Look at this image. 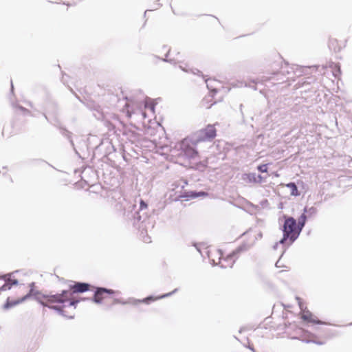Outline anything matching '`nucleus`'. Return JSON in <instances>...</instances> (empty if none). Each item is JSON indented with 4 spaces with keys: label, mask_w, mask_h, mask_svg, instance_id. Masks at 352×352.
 <instances>
[{
    "label": "nucleus",
    "mask_w": 352,
    "mask_h": 352,
    "mask_svg": "<svg viewBox=\"0 0 352 352\" xmlns=\"http://www.w3.org/2000/svg\"><path fill=\"white\" fill-rule=\"evenodd\" d=\"M300 233L296 221L293 217L287 218L283 225V237L274 246V248L276 249L279 244L285 247L289 246L298 237Z\"/></svg>",
    "instance_id": "nucleus-1"
},
{
    "label": "nucleus",
    "mask_w": 352,
    "mask_h": 352,
    "mask_svg": "<svg viewBox=\"0 0 352 352\" xmlns=\"http://www.w3.org/2000/svg\"><path fill=\"white\" fill-rule=\"evenodd\" d=\"M69 294L70 293L68 291H63V292L59 294L43 295V300H41L40 302L43 306H46L52 309H54L57 311L60 314L65 316L62 307L58 305H50V304L64 303L69 301Z\"/></svg>",
    "instance_id": "nucleus-2"
},
{
    "label": "nucleus",
    "mask_w": 352,
    "mask_h": 352,
    "mask_svg": "<svg viewBox=\"0 0 352 352\" xmlns=\"http://www.w3.org/2000/svg\"><path fill=\"white\" fill-rule=\"evenodd\" d=\"M177 147L181 151L179 155L184 156L190 159H194L197 155L195 149L194 143L190 139H184L179 142Z\"/></svg>",
    "instance_id": "nucleus-3"
},
{
    "label": "nucleus",
    "mask_w": 352,
    "mask_h": 352,
    "mask_svg": "<svg viewBox=\"0 0 352 352\" xmlns=\"http://www.w3.org/2000/svg\"><path fill=\"white\" fill-rule=\"evenodd\" d=\"M177 291V289H174L173 292H169V293H167V294H165L164 295H162L160 296H158V297H153V296H148L147 298H144L143 300H132V303H134V304H137L138 302H144V303H148L150 301H154V300H158V299H162V298H166V297H168V296H170L172 294H173L174 293H175ZM131 302L130 301L129 302H126V301H122L120 299H114V303H120V304H126V303H129Z\"/></svg>",
    "instance_id": "nucleus-4"
},
{
    "label": "nucleus",
    "mask_w": 352,
    "mask_h": 352,
    "mask_svg": "<svg viewBox=\"0 0 352 352\" xmlns=\"http://www.w3.org/2000/svg\"><path fill=\"white\" fill-rule=\"evenodd\" d=\"M216 136V130L212 125H208L204 131H200L199 141L210 140Z\"/></svg>",
    "instance_id": "nucleus-5"
},
{
    "label": "nucleus",
    "mask_w": 352,
    "mask_h": 352,
    "mask_svg": "<svg viewBox=\"0 0 352 352\" xmlns=\"http://www.w3.org/2000/svg\"><path fill=\"white\" fill-rule=\"evenodd\" d=\"M104 293H107L109 294H114L115 292L112 289H109L106 288L99 287L96 289L94 297V302L96 303H100L102 300V294Z\"/></svg>",
    "instance_id": "nucleus-6"
},
{
    "label": "nucleus",
    "mask_w": 352,
    "mask_h": 352,
    "mask_svg": "<svg viewBox=\"0 0 352 352\" xmlns=\"http://www.w3.org/2000/svg\"><path fill=\"white\" fill-rule=\"evenodd\" d=\"M302 318L304 320L308 321L309 322H313V323L319 324H326L325 322L318 320L316 318V317L313 316V314L309 311H305L303 312V314L302 315Z\"/></svg>",
    "instance_id": "nucleus-7"
},
{
    "label": "nucleus",
    "mask_w": 352,
    "mask_h": 352,
    "mask_svg": "<svg viewBox=\"0 0 352 352\" xmlns=\"http://www.w3.org/2000/svg\"><path fill=\"white\" fill-rule=\"evenodd\" d=\"M236 252H233L232 254H229L226 258L223 259V261H219V264L222 267H232L235 259L234 257L235 256Z\"/></svg>",
    "instance_id": "nucleus-8"
},
{
    "label": "nucleus",
    "mask_w": 352,
    "mask_h": 352,
    "mask_svg": "<svg viewBox=\"0 0 352 352\" xmlns=\"http://www.w3.org/2000/svg\"><path fill=\"white\" fill-rule=\"evenodd\" d=\"M31 293L24 296L23 297L16 300H10L9 298H8L7 300V302L5 305V308L6 309H8V308H11L14 306H16L18 304L21 303V302H23V301H25L28 298H29V296H30Z\"/></svg>",
    "instance_id": "nucleus-9"
},
{
    "label": "nucleus",
    "mask_w": 352,
    "mask_h": 352,
    "mask_svg": "<svg viewBox=\"0 0 352 352\" xmlns=\"http://www.w3.org/2000/svg\"><path fill=\"white\" fill-rule=\"evenodd\" d=\"M241 179L245 183H256L257 175L255 173H245L241 176Z\"/></svg>",
    "instance_id": "nucleus-10"
},
{
    "label": "nucleus",
    "mask_w": 352,
    "mask_h": 352,
    "mask_svg": "<svg viewBox=\"0 0 352 352\" xmlns=\"http://www.w3.org/2000/svg\"><path fill=\"white\" fill-rule=\"evenodd\" d=\"M89 287V285L87 283H77L74 285L73 289L74 292H84L87 291Z\"/></svg>",
    "instance_id": "nucleus-11"
},
{
    "label": "nucleus",
    "mask_w": 352,
    "mask_h": 352,
    "mask_svg": "<svg viewBox=\"0 0 352 352\" xmlns=\"http://www.w3.org/2000/svg\"><path fill=\"white\" fill-rule=\"evenodd\" d=\"M287 187L291 190V195L293 196H298L299 195L296 185L294 183H289Z\"/></svg>",
    "instance_id": "nucleus-12"
},
{
    "label": "nucleus",
    "mask_w": 352,
    "mask_h": 352,
    "mask_svg": "<svg viewBox=\"0 0 352 352\" xmlns=\"http://www.w3.org/2000/svg\"><path fill=\"white\" fill-rule=\"evenodd\" d=\"M306 219L307 217L305 214H302L298 219L297 227L300 232L305 225Z\"/></svg>",
    "instance_id": "nucleus-13"
},
{
    "label": "nucleus",
    "mask_w": 352,
    "mask_h": 352,
    "mask_svg": "<svg viewBox=\"0 0 352 352\" xmlns=\"http://www.w3.org/2000/svg\"><path fill=\"white\" fill-rule=\"evenodd\" d=\"M304 212L309 213L310 215H314L317 212V209L315 207H311L309 208H305Z\"/></svg>",
    "instance_id": "nucleus-14"
},
{
    "label": "nucleus",
    "mask_w": 352,
    "mask_h": 352,
    "mask_svg": "<svg viewBox=\"0 0 352 352\" xmlns=\"http://www.w3.org/2000/svg\"><path fill=\"white\" fill-rule=\"evenodd\" d=\"M211 82H216L214 80H206V83L208 89H211L212 91L216 92L217 88L211 89V87H212L210 85Z\"/></svg>",
    "instance_id": "nucleus-15"
},
{
    "label": "nucleus",
    "mask_w": 352,
    "mask_h": 352,
    "mask_svg": "<svg viewBox=\"0 0 352 352\" xmlns=\"http://www.w3.org/2000/svg\"><path fill=\"white\" fill-rule=\"evenodd\" d=\"M258 170L261 173H266L267 171V164H261L258 166Z\"/></svg>",
    "instance_id": "nucleus-16"
},
{
    "label": "nucleus",
    "mask_w": 352,
    "mask_h": 352,
    "mask_svg": "<svg viewBox=\"0 0 352 352\" xmlns=\"http://www.w3.org/2000/svg\"><path fill=\"white\" fill-rule=\"evenodd\" d=\"M206 195L207 194L205 192H200L199 193L193 192L192 197L195 198V197H197L199 196H204V195Z\"/></svg>",
    "instance_id": "nucleus-17"
},
{
    "label": "nucleus",
    "mask_w": 352,
    "mask_h": 352,
    "mask_svg": "<svg viewBox=\"0 0 352 352\" xmlns=\"http://www.w3.org/2000/svg\"><path fill=\"white\" fill-rule=\"evenodd\" d=\"M145 107L149 109L151 111H154V106L153 104H146Z\"/></svg>",
    "instance_id": "nucleus-18"
},
{
    "label": "nucleus",
    "mask_w": 352,
    "mask_h": 352,
    "mask_svg": "<svg viewBox=\"0 0 352 352\" xmlns=\"http://www.w3.org/2000/svg\"><path fill=\"white\" fill-rule=\"evenodd\" d=\"M79 301L78 300H72L69 303V306H75Z\"/></svg>",
    "instance_id": "nucleus-19"
},
{
    "label": "nucleus",
    "mask_w": 352,
    "mask_h": 352,
    "mask_svg": "<svg viewBox=\"0 0 352 352\" xmlns=\"http://www.w3.org/2000/svg\"><path fill=\"white\" fill-rule=\"evenodd\" d=\"M194 246L195 247L196 250L201 254L202 253H201L199 245L197 244V243H195Z\"/></svg>",
    "instance_id": "nucleus-20"
},
{
    "label": "nucleus",
    "mask_w": 352,
    "mask_h": 352,
    "mask_svg": "<svg viewBox=\"0 0 352 352\" xmlns=\"http://www.w3.org/2000/svg\"><path fill=\"white\" fill-rule=\"evenodd\" d=\"M146 207H147V205L143 201H141V202H140L141 209L146 208Z\"/></svg>",
    "instance_id": "nucleus-21"
},
{
    "label": "nucleus",
    "mask_w": 352,
    "mask_h": 352,
    "mask_svg": "<svg viewBox=\"0 0 352 352\" xmlns=\"http://www.w3.org/2000/svg\"><path fill=\"white\" fill-rule=\"evenodd\" d=\"M307 342H311V341H310V340H308V341H307ZM311 342H314V343H315V344H318V345H322V344H323V342H319V341H311Z\"/></svg>",
    "instance_id": "nucleus-22"
},
{
    "label": "nucleus",
    "mask_w": 352,
    "mask_h": 352,
    "mask_svg": "<svg viewBox=\"0 0 352 352\" xmlns=\"http://www.w3.org/2000/svg\"><path fill=\"white\" fill-rule=\"evenodd\" d=\"M190 72H191L192 74H199V73L200 72L199 70L195 69H191V70H190Z\"/></svg>",
    "instance_id": "nucleus-23"
},
{
    "label": "nucleus",
    "mask_w": 352,
    "mask_h": 352,
    "mask_svg": "<svg viewBox=\"0 0 352 352\" xmlns=\"http://www.w3.org/2000/svg\"><path fill=\"white\" fill-rule=\"evenodd\" d=\"M297 300L298 301V304H299L300 308L302 310L303 307H302V302H300V298H297Z\"/></svg>",
    "instance_id": "nucleus-24"
},
{
    "label": "nucleus",
    "mask_w": 352,
    "mask_h": 352,
    "mask_svg": "<svg viewBox=\"0 0 352 352\" xmlns=\"http://www.w3.org/2000/svg\"><path fill=\"white\" fill-rule=\"evenodd\" d=\"M257 180L258 182L256 183H260L262 181V177L261 175L257 176Z\"/></svg>",
    "instance_id": "nucleus-25"
},
{
    "label": "nucleus",
    "mask_w": 352,
    "mask_h": 352,
    "mask_svg": "<svg viewBox=\"0 0 352 352\" xmlns=\"http://www.w3.org/2000/svg\"><path fill=\"white\" fill-rule=\"evenodd\" d=\"M179 68L186 72H188V69H186V67H183L182 65L179 66Z\"/></svg>",
    "instance_id": "nucleus-26"
},
{
    "label": "nucleus",
    "mask_w": 352,
    "mask_h": 352,
    "mask_svg": "<svg viewBox=\"0 0 352 352\" xmlns=\"http://www.w3.org/2000/svg\"><path fill=\"white\" fill-rule=\"evenodd\" d=\"M211 261H212V265H217V263L215 262V260L214 258H212L211 259Z\"/></svg>",
    "instance_id": "nucleus-27"
},
{
    "label": "nucleus",
    "mask_w": 352,
    "mask_h": 352,
    "mask_svg": "<svg viewBox=\"0 0 352 352\" xmlns=\"http://www.w3.org/2000/svg\"><path fill=\"white\" fill-rule=\"evenodd\" d=\"M208 257L210 258V253L209 251L207 252Z\"/></svg>",
    "instance_id": "nucleus-28"
},
{
    "label": "nucleus",
    "mask_w": 352,
    "mask_h": 352,
    "mask_svg": "<svg viewBox=\"0 0 352 352\" xmlns=\"http://www.w3.org/2000/svg\"><path fill=\"white\" fill-rule=\"evenodd\" d=\"M217 252L218 255L221 256L222 254H221V251L218 250Z\"/></svg>",
    "instance_id": "nucleus-29"
},
{
    "label": "nucleus",
    "mask_w": 352,
    "mask_h": 352,
    "mask_svg": "<svg viewBox=\"0 0 352 352\" xmlns=\"http://www.w3.org/2000/svg\"><path fill=\"white\" fill-rule=\"evenodd\" d=\"M142 114L143 118H146V113L144 112H143Z\"/></svg>",
    "instance_id": "nucleus-30"
},
{
    "label": "nucleus",
    "mask_w": 352,
    "mask_h": 352,
    "mask_svg": "<svg viewBox=\"0 0 352 352\" xmlns=\"http://www.w3.org/2000/svg\"><path fill=\"white\" fill-rule=\"evenodd\" d=\"M278 263H279V261H278L276 262V265L277 267H278Z\"/></svg>",
    "instance_id": "nucleus-31"
},
{
    "label": "nucleus",
    "mask_w": 352,
    "mask_h": 352,
    "mask_svg": "<svg viewBox=\"0 0 352 352\" xmlns=\"http://www.w3.org/2000/svg\"><path fill=\"white\" fill-rule=\"evenodd\" d=\"M250 349L252 351H253L254 352H255L253 348L250 347Z\"/></svg>",
    "instance_id": "nucleus-32"
}]
</instances>
